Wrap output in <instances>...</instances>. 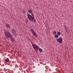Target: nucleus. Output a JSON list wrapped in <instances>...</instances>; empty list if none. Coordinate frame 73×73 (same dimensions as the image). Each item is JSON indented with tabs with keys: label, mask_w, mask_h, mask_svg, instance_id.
<instances>
[{
	"label": "nucleus",
	"mask_w": 73,
	"mask_h": 73,
	"mask_svg": "<svg viewBox=\"0 0 73 73\" xmlns=\"http://www.w3.org/2000/svg\"><path fill=\"white\" fill-rule=\"evenodd\" d=\"M28 12L29 13L31 14V15L30 14H29L27 12V16H28L27 18L29 19V21H31V22L33 21V22L36 23V20L35 19V18L33 13H32V11L29 9L28 10Z\"/></svg>",
	"instance_id": "1"
},
{
	"label": "nucleus",
	"mask_w": 73,
	"mask_h": 73,
	"mask_svg": "<svg viewBox=\"0 0 73 73\" xmlns=\"http://www.w3.org/2000/svg\"><path fill=\"white\" fill-rule=\"evenodd\" d=\"M5 32H4V33L5 35L6 36L7 38H11V40L14 42L15 41V39H13V37L12 35L9 33V32L6 31L5 30Z\"/></svg>",
	"instance_id": "2"
},
{
	"label": "nucleus",
	"mask_w": 73,
	"mask_h": 73,
	"mask_svg": "<svg viewBox=\"0 0 73 73\" xmlns=\"http://www.w3.org/2000/svg\"><path fill=\"white\" fill-rule=\"evenodd\" d=\"M31 44H32V45L34 49L36 51H38V46H37V45L34 44L32 43L31 42Z\"/></svg>",
	"instance_id": "3"
},
{
	"label": "nucleus",
	"mask_w": 73,
	"mask_h": 73,
	"mask_svg": "<svg viewBox=\"0 0 73 73\" xmlns=\"http://www.w3.org/2000/svg\"><path fill=\"white\" fill-rule=\"evenodd\" d=\"M63 39H62V38H60L59 39L58 38L56 39V41H57V42H59V43H62V40Z\"/></svg>",
	"instance_id": "4"
},
{
	"label": "nucleus",
	"mask_w": 73,
	"mask_h": 73,
	"mask_svg": "<svg viewBox=\"0 0 73 73\" xmlns=\"http://www.w3.org/2000/svg\"><path fill=\"white\" fill-rule=\"evenodd\" d=\"M11 33L13 34H14V33H16V32L15 29H11Z\"/></svg>",
	"instance_id": "5"
},
{
	"label": "nucleus",
	"mask_w": 73,
	"mask_h": 73,
	"mask_svg": "<svg viewBox=\"0 0 73 73\" xmlns=\"http://www.w3.org/2000/svg\"><path fill=\"white\" fill-rule=\"evenodd\" d=\"M6 26L7 28L9 29L11 28V26H10V25H9V24L6 23Z\"/></svg>",
	"instance_id": "6"
},
{
	"label": "nucleus",
	"mask_w": 73,
	"mask_h": 73,
	"mask_svg": "<svg viewBox=\"0 0 73 73\" xmlns=\"http://www.w3.org/2000/svg\"><path fill=\"white\" fill-rule=\"evenodd\" d=\"M31 31L32 33H33V34H34L35 33V31H34V30H33V29H31Z\"/></svg>",
	"instance_id": "7"
},
{
	"label": "nucleus",
	"mask_w": 73,
	"mask_h": 73,
	"mask_svg": "<svg viewBox=\"0 0 73 73\" xmlns=\"http://www.w3.org/2000/svg\"><path fill=\"white\" fill-rule=\"evenodd\" d=\"M39 50L40 52H42V49L40 48H39Z\"/></svg>",
	"instance_id": "8"
},
{
	"label": "nucleus",
	"mask_w": 73,
	"mask_h": 73,
	"mask_svg": "<svg viewBox=\"0 0 73 73\" xmlns=\"http://www.w3.org/2000/svg\"><path fill=\"white\" fill-rule=\"evenodd\" d=\"M53 34L54 35H56V34H57V32H56V31H53Z\"/></svg>",
	"instance_id": "9"
},
{
	"label": "nucleus",
	"mask_w": 73,
	"mask_h": 73,
	"mask_svg": "<svg viewBox=\"0 0 73 73\" xmlns=\"http://www.w3.org/2000/svg\"><path fill=\"white\" fill-rule=\"evenodd\" d=\"M34 36H35V37L36 38H37V35L36 34V33H35L34 34H33Z\"/></svg>",
	"instance_id": "10"
},
{
	"label": "nucleus",
	"mask_w": 73,
	"mask_h": 73,
	"mask_svg": "<svg viewBox=\"0 0 73 73\" xmlns=\"http://www.w3.org/2000/svg\"><path fill=\"white\" fill-rule=\"evenodd\" d=\"M5 61L6 62H8L9 61V60L7 59L5 60Z\"/></svg>",
	"instance_id": "11"
},
{
	"label": "nucleus",
	"mask_w": 73,
	"mask_h": 73,
	"mask_svg": "<svg viewBox=\"0 0 73 73\" xmlns=\"http://www.w3.org/2000/svg\"><path fill=\"white\" fill-rule=\"evenodd\" d=\"M61 35V33L60 32H58L57 33V35L58 36H60Z\"/></svg>",
	"instance_id": "12"
},
{
	"label": "nucleus",
	"mask_w": 73,
	"mask_h": 73,
	"mask_svg": "<svg viewBox=\"0 0 73 73\" xmlns=\"http://www.w3.org/2000/svg\"><path fill=\"white\" fill-rule=\"evenodd\" d=\"M58 35H55V38H58Z\"/></svg>",
	"instance_id": "13"
},
{
	"label": "nucleus",
	"mask_w": 73,
	"mask_h": 73,
	"mask_svg": "<svg viewBox=\"0 0 73 73\" xmlns=\"http://www.w3.org/2000/svg\"><path fill=\"white\" fill-rule=\"evenodd\" d=\"M23 13H25V12H26L24 10V11H23Z\"/></svg>",
	"instance_id": "14"
},
{
	"label": "nucleus",
	"mask_w": 73,
	"mask_h": 73,
	"mask_svg": "<svg viewBox=\"0 0 73 73\" xmlns=\"http://www.w3.org/2000/svg\"><path fill=\"white\" fill-rule=\"evenodd\" d=\"M16 33H14V36H17V35H16Z\"/></svg>",
	"instance_id": "15"
}]
</instances>
